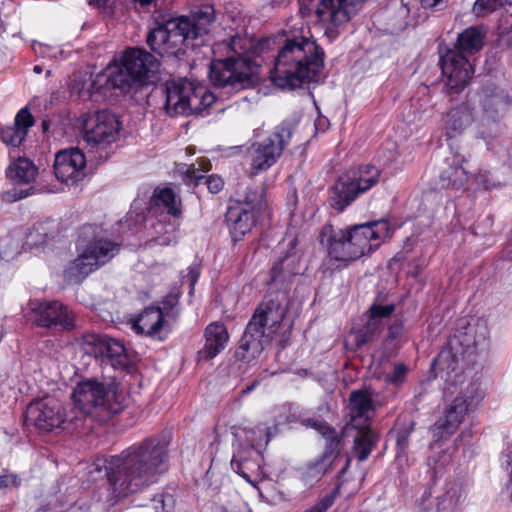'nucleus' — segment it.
Wrapping results in <instances>:
<instances>
[{"label": "nucleus", "instance_id": "nucleus-31", "mask_svg": "<svg viewBox=\"0 0 512 512\" xmlns=\"http://www.w3.org/2000/svg\"><path fill=\"white\" fill-rule=\"evenodd\" d=\"M228 340L229 334L223 324L219 322L209 324L205 329V344L198 352L199 359H213L226 347Z\"/></svg>", "mask_w": 512, "mask_h": 512}, {"label": "nucleus", "instance_id": "nucleus-44", "mask_svg": "<svg viewBox=\"0 0 512 512\" xmlns=\"http://www.w3.org/2000/svg\"><path fill=\"white\" fill-rule=\"evenodd\" d=\"M413 430H414V424L409 423L397 431L396 444H397V448H398V454L406 453L407 446H408V438Z\"/></svg>", "mask_w": 512, "mask_h": 512}, {"label": "nucleus", "instance_id": "nucleus-8", "mask_svg": "<svg viewBox=\"0 0 512 512\" xmlns=\"http://www.w3.org/2000/svg\"><path fill=\"white\" fill-rule=\"evenodd\" d=\"M376 409L377 404L368 391L355 390L350 393V423L358 430L354 438V450L359 461L368 458L377 441L376 433L367 424Z\"/></svg>", "mask_w": 512, "mask_h": 512}, {"label": "nucleus", "instance_id": "nucleus-30", "mask_svg": "<svg viewBox=\"0 0 512 512\" xmlns=\"http://www.w3.org/2000/svg\"><path fill=\"white\" fill-rule=\"evenodd\" d=\"M271 340V337H266L259 331L250 330V326L247 325L236 350L237 359L245 363H250L259 357L265 345Z\"/></svg>", "mask_w": 512, "mask_h": 512}, {"label": "nucleus", "instance_id": "nucleus-10", "mask_svg": "<svg viewBox=\"0 0 512 512\" xmlns=\"http://www.w3.org/2000/svg\"><path fill=\"white\" fill-rule=\"evenodd\" d=\"M118 251V244L105 238H95L70 262L66 273L75 280L84 279L110 261Z\"/></svg>", "mask_w": 512, "mask_h": 512}, {"label": "nucleus", "instance_id": "nucleus-45", "mask_svg": "<svg viewBox=\"0 0 512 512\" xmlns=\"http://www.w3.org/2000/svg\"><path fill=\"white\" fill-rule=\"evenodd\" d=\"M455 362L454 356L451 353V350L446 348L443 349L437 356V358L433 361V364L438 366L439 369L442 370H454L452 364Z\"/></svg>", "mask_w": 512, "mask_h": 512}, {"label": "nucleus", "instance_id": "nucleus-37", "mask_svg": "<svg viewBox=\"0 0 512 512\" xmlns=\"http://www.w3.org/2000/svg\"><path fill=\"white\" fill-rule=\"evenodd\" d=\"M7 174L16 183L28 184L36 179L38 169L31 160L20 157L9 166Z\"/></svg>", "mask_w": 512, "mask_h": 512}, {"label": "nucleus", "instance_id": "nucleus-15", "mask_svg": "<svg viewBox=\"0 0 512 512\" xmlns=\"http://www.w3.org/2000/svg\"><path fill=\"white\" fill-rule=\"evenodd\" d=\"M232 434L237 442V451L232 458V465L236 468L237 472L243 477H246L245 469H249L251 454L254 453L255 447L261 443L267 444L270 440L269 428L264 424L256 426L245 425L240 423L231 428Z\"/></svg>", "mask_w": 512, "mask_h": 512}, {"label": "nucleus", "instance_id": "nucleus-32", "mask_svg": "<svg viewBox=\"0 0 512 512\" xmlns=\"http://www.w3.org/2000/svg\"><path fill=\"white\" fill-rule=\"evenodd\" d=\"M102 75L105 85L113 89L128 91L132 87L141 86L140 82L127 69L121 57L111 62Z\"/></svg>", "mask_w": 512, "mask_h": 512}, {"label": "nucleus", "instance_id": "nucleus-28", "mask_svg": "<svg viewBox=\"0 0 512 512\" xmlns=\"http://www.w3.org/2000/svg\"><path fill=\"white\" fill-rule=\"evenodd\" d=\"M451 157L446 158V167L440 173V182L444 188H461L468 179V171L463 166L467 156L462 149H450Z\"/></svg>", "mask_w": 512, "mask_h": 512}, {"label": "nucleus", "instance_id": "nucleus-5", "mask_svg": "<svg viewBox=\"0 0 512 512\" xmlns=\"http://www.w3.org/2000/svg\"><path fill=\"white\" fill-rule=\"evenodd\" d=\"M484 32L479 27H469L458 35L455 50H448L441 56L442 74L446 77L449 90L458 92L468 85L473 68L466 58L482 49Z\"/></svg>", "mask_w": 512, "mask_h": 512}, {"label": "nucleus", "instance_id": "nucleus-53", "mask_svg": "<svg viewBox=\"0 0 512 512\" xmlns=\"http://www.w3.org/2000/svg\"><path fill=\"white\" fill-rule=\"evenodd\" d=\"M405 375V367L398 365L394 368L393 372L387 376V380L392 383L401 382Z\"/></svg>", "mask_w": 512, "mask_h": 512}, {"label": "nucleus", "instance_id": "nucleus-36", "mask_svg": "<svg viewBox=\"0 0 512 512\" xmlns=\"http://www.w3.org/2000/svg\"><path fill=\"white\" fill-rule=\"evenodd\" d=\"M465 486L461 480L448 481L441 495L437 497V509L442 511H453L465 499Z\"/></svg>", "mask_w": 512, "mask_h": 512}, {"label": "nucleus", "instance_id": "nucleus-64", "mask_svg": "<svg viewBox=\"0 0 512 512\" xmlns=\"http://www.w3.org/2000/svg\"><path fill=\"white\" fill-rule=\"evenodd\" d=\"M508 6H509V9H508V12L510 13V15L512 16V0H508Z\"/></svg>", "mask_w": 512, "mask_h": 512}, {"label": "nucleus", "instance_id": "nucleus-21", "mask_svg": "<svg viewBox=\"0 0 512 512\" xmlns=\"http://www.w3.org/2000/svg\"><path fill=\"white\" fill-rule=\"evenodd\" d=\"M86 158L78 148L58 152L54 161V173L64 183L76 184L85 177Z\"/></svg>", "mask_w": 512, "mask_h": 512}, {"label": "nucleus", "instance_id": "nucleus-62", "mask_svg": "<svg viewBox=\"0 0 512 512\" xmlns=\"http://www.w3.org/2000/svg\"><path fill=\"white\" fill-rule=\"evenodd\" d=\"M300 12L301 14L306 17L308 14H309V9L308 8H305V7H301L300 8Z\"/></svg>", "mask_w": 512, "mask_h": 512}, {"label": "nucleus", "instance_id": "nucleus-4", "mask_svg": "<svg viewBox=\"0 0 512 512\" xmlns=\"http://www.w3.org/2000/svg\"><path fill=\"white\" fill-rule=\"evenodd\" d=\"M215 21V10L204 5L190 16H181L158 24L147 35L150 48L159 55H175L181 45H189L208 34Z\"/></svg>", "mask_w": 512, "mask_h": 512}, {"label": "nucleus", "instance_id": "nucleus-38", "mask_svg": "<svg viewBox=\"0 0 512 512\" xmlns=\"http://www.w3.org/2000/svg\"><path fill=\"white\" fill-rule=\"evenodd\" d=\"M104 84V76L102 73H98L94 77L90 75L87 79L83 80L82 83L77 82L75 88L78 89V93L81 97L90 98L93 93L99 92Z\"/></svg>", "mask_w": 512, "mask_h": 512}, {"label": "nucleus", "instance_id": "nucleus-29", "mask_svg": "<svg viewBox=\"0 0 512 512\" xmlns=\"http://www.w3.org/2000/svg\"><path fill=\"white\" fill-rule=\"evenodd\" d=\"M164 314L159 307H149L132 321V329L139 335L162 339Z\"/></svg>", "mask_w": 512, "mask_h": 512}, {"label": "nucleus", "instance_id": "nucleus-2", "mask_svg": "<svg viewBox=\"0 0 512 512\" xmlns=\"http://www.w3.org/2000/svg\"><path fill=\"white\" fill-rule=\"evenodd\" d=\"M324 66V51L312 38H287L279 49L271 71L273 82L281 88H299L316 81Z\"/></svg>", "mask_w": 512, "mask_h": 512}, {"label": "nucleus", "instance_id": "nucleus-48", "mask_svg": "<svg viewBox=\"0 0 512 512\" xmlns=\"http://www.w3.org/2000/svg\"><path fill=\"white\" fill-rule=\"evenodd\" d=\"M152 502L154 503V509L156 512H164L166 511L167 502L172 503L173 499L172 496L168 494H159L152 499Z\"/></svg>", "mask_w": 512, "mask_h": 512}, {"label": "nucleus", "instance_id": "nucleus-55", "mask_svg": "<svg viewBox=\"0 0 512 512\" xmlns=\"http://www.w3.org/2000/svg\"><path fill=\"white\" fill-rule=\"evenodd\" d=\"M17 486L18 479L14 475H4L0 476V487H8V486Z\"/></svg>", "mask_w": 512, "mask_h": 512}, {"label": "nucleus", "instance_id": "nucleus-61", "mask_svg": "<svg viewBox=\"0 0 512 512\" xmlns=\"http://www.w3.org/2000/svg\"><path fill=\"white\" fill-rule=\"evenodd\" d=\"M349 464H350V458H347V459H346V462H345V465H344V466H343V468L341 469V473H342V474H344V473L346 472V470H347V468H348Z\"/></svg>", "mask_w": 512, "mask_h": 512}, {"label": "nucleus", "instance_id": "nucleus-22", "mask_svg": "<svg viewBox=\"0 0 512 512\" xmlns=\"http://www.w3.org/2000/svg\"><path fill=\"white\" fill-rule=\"evenodd\" d=\"M352 7L348 0H321L315 9L317 20L325 27L328 37H335V28L350 20Z\"/></svg>", "mask_w": 512, "mask_h": 512}, {"label": "nucleus", "instance_id": "nucleus-60", "mask_svg": "<svg viewBox=\"0 0 512 512\" xmlns=\"http://www.w3.org/2000/svg\"><path fill=\"white\" fill-rule=\"evenodd\" d=\"M37 234L38 233L36 231H31L28 235V239L31 240L34 244H38V241L35 240ZM42 243H45V239H43L42 241H39V244H42Z\"/></svg>", "mask_w": 512, "mask_h": 512}, {"label": "nucleus", "instance_id": "nucleus-46", "mask_svg": "<svg viewBox=\"0 0 512 512\" xmlns=\"http://www.w3.org/2000/svg\"><path fill=\"white\" fill-rule=\"evenodd\" d=\"M88 4L105 15H112L115 0H89Z\"/></svg>", "mask_w": 512, "mask_h": 512}, {"label": "nucleus", "instance_id": "nucleus-3", "mask_svg": "<svg viewBox=\"0 0 512 512\" xmlns=\"http://www.w3.org/2000/svg\"><path fill=\"white\" fill-rule=\"evenodd\" d=\"M389 230V223L383 219L337 230L332 225H325L320 243L326 247L331 259L347 264L376 249L389 236Z\"/></svg>", "mask_w": 512, "mask_h": 512}, {"label": "nucleus", "instance_id": "nucleus-6", "mask_svg": "<svg viewBox=\"0 0 512 512\" xmlns=\"http://www.w3.org/2000/svg\"><path fill=\"white\" fill-rule=\"evenodd\" d=\"M72 397L75 416H78V420L89 418L102 422L122 409L115 387L95 379H87L78 383L73 390Z\"/></svg>", "mask_w": 512, "mask_h": 512}, {"label": "nucleus", "instance_id": "nucleus-47", "mask_svg": "<svg viewBox=\"0 0 512 512\" xmlns=\"http://www.w3.org/2000/svg\"><path fill=\"white\" fill-rule=\"evenodd\" d=\"M475 181L483 189H490L497 186V183L492 179V175L489 171H479L475 175Z\"/></svg>", "mask_w": 512, "mask_h": 512}, {"label": "nucleus", "instance_id": "nucleus-24", "mask_svg": "<svg viewBox=\"0 0 512 512\" xmlns=\"http://www.w3.org/2000/svg\"><path fill=\"white\" fill-rule=\"evenodd\" d=\"M120 57L141 85L145 84L159 68V62L155 56L143 49L128 48Z\"/></svg>", "mask_w": 512, "mask_h": 512}, {"label": "nucleus", "instance_id": "nucleus-23", "mask_svg": "<svg viewBox=\"0 0 512 512\" xmlns=\"http://www.w3.org/2000/svg\"><path fill=\"white\" fill-rule=\"evenodd\" d=\"M31 310L37 315L35 322L38 326L52 328L60 326L64 330L75 327L74 316L61 303H33Z\"/></svg>", "mask_w": 512, "mask_h": 512}, {"label": "nucleus", "instance_id": "nucleus-12", "mask_svg": "<svg viewBox=\"0 0 512 512\" xmlns=\"http://www.w3.org/2000/svg\"><path fill=\"white\" fill-rule=\"evenodd\" d=\"M82 139L90 147H106L115 142L120 126L117 117L106 110L86 113L78 119Z\"/></svg>", "mask_w": 512, "mask_h": 512}, {"label": "nucleus", "instance_id": "nucleus-18", "mask_svg": "<svg viewBox=\"0 0 512 512\" xmlns=\"http://www.w3.org/2000/svg\"><path fill=\"white\" fill-rule=\"evenodd\" d=\"M194 95V83L187 79L173 80L165 85L164 108L170 116L192 114L198 103Z\"/></svg>", "mask_w": 512, "mask_h": 512}, {"label": "nucleus", "instance_id": "nucleus-25", "mask_svg": "<svg viewBox=\"0 0 512 512\" xmlns=\"http://www.w3.org/2000/svg\"><path fill=\"white\" fill-rule=\"evenodd\" d=\"M472 122V111L465 105L453 108L443 115L442 125L449 149H461L459 146V137Z\"/></svg>", "mask_w": 512, "mask_h": 512}, {"label": "nucleus", "instance_id": "nucleus-41", "mask_svg": "<svg viewBox=\"0 0 512 512\" xmlns=\"http://www.w3.org/2000/svg\"><path fill=\"white\" fill-rule=\"evenodd\" d=\"M155 232L159 234L156 241L159 245H170L176 242L177 234L176 229L173 225L166 226L165 224L158 222L154 225Z\"/></svg>", "mask_w": 512, "mask_h": 512}, {"label": "nucleus", "instance_id": "nucleus-56", "mask_svg": "<svg viewBox=\"0 0 512 512\" xmlns=\"http://www.w3.org/2000/svg\"><path fill=\"white\" fill-rule=\"evenodd\" d=\"M187 277L189 278L190 286L193 287L199 277L198 269L196 267H191Z\"/></svg>", "mask_w": 512, "mask_h": 512}, {"label": "nucleus", "instance_id": "nucleus-51", "mask_svg": "<svg viewBox=\"0 0 512 512\" xmlns=\"http://www.w3.org/2000/svg\"><path fill=\"white\" fill-rule=\"evenodd\" d=\"M451 457L449 454H447L445 451H442L439 455V457L436 459L434 457H431L429 459V465H433L435 471H437L439 468L446 466L448 463H450Z\"/></svg>", "mask_w": 512, "mask_h": 512}, {"label": "nucleus", "instance_id": "nucleus-34", "mask_svg": "<svg viewBox=\"0 0 512 512\" xmlns=\"http://www.w3.org/2000/svg\"><path fill=\"white\" fill-rule=\"evenodd\" d=\"M32 125V115L27 109H21L15 117L14 125L1 129L0 139L6 145L17 147L23 142Z\"/></svg>", "mask_w": 512, "mask_h": 512}, {"label": "nucleus", "instance_id": "nucleus-33", "mask_svg": "<svg viewBox=\"0 0 512 512\" xmlns=\"http://www.w3.org/2000/svg\"><path fill=\"white\" fill-rule=\"evenodd\" d=\"M226 221L234 241L241 240L256 224V213L245 210L242 206H230Z\"/></svg>", "mask_w": 512, "mask_h": 512}, {"label": "nucleus", "instance_id": "nucleus-57", "mask_svg": "<svg viewBox=\"0 0 512 512\" xmlns=\"http://www.w3.org/2000/svg\"><path fill=\"white\" fill-rule=\"evenodd\" d=\"M30 190H31V188L29 190H20V191H17L16 189H14L13 190L14 200H20V199L27 197L29 195Z\"/></svg>", "mask_w": 512, "mask_h": 512}, {"label": "nucleus", "instance_id": "nucleus-40", "mask_svg": "<svg viewBox=\"0 0 512 512\" xmlns=\"http://www.w3.org/2000/svg\"><path fill=\"white\" fill-rule=\"evenodd\" d=\"M262 201V194L253 188H246V191L233 206H242L245 210L256 213Z\"/></svg>", "mask_w": 512, "mask_h": 512}, {"label": "nucleus", "instance_id": "nucleus-17", "mask_svg": "<svg viewBox=\"0 0 512 512\" xmlns=\"http://www.w3.org/2000/svg\"><path fill=\"white\" fill-rule=\"evenodd\" d=\"M311 426L324 437L327 451L321 459L308 464L302 469L301 481L306 487H312L320 481L328 468L337 461L341 441L337 432L326 423L313 421Z\"/></svg>", "mask_w": 512, "mask_h": 512}, {"label": "nucleus", "instance_id": "nucleus-54", "mask_svg": "<svg viewBox=\"0 0 512 512\" xmlns=\"http://www.w3.org/2000/svg\"><path fill=\"white\" fill-rule=\"evenodd\" d=\"M422 6L429 9H438L446 5L447 0H421Z\"/></svg>", "mask_w": 512, "mask_h": 512}, {"label": "nucleus", "instance_id": "nucleus-19", "mask_svg": "<svg viewBox=\"0 0 512 512\" xmlns=\"http://www.w3.org/2000/svg\"><path fill=\"white\" fill-rule=\"evenodd\" d=\"M82 346L85 353L95 358H106L114 367H124L128 362L125 347L118 340L97 334H87L83 336Z\"/></svg>", "mask_w": 512, "mask_h": 512}, {"label": "nucleus", "instance_id": "nucleus-42", "mask_svg": "<svg viewBox=\"0 0 512 512\" xmlns=\"http://www.w3.org/2000/svg\"><path fill=\"white\" fill-rule=\"evenodd\" d=\"M197 98V104L195 105L196 108H192V114L193 113H200L205 108L209 107L215 100V97L212 93L208 92L204 87L202 86H195L194 85V95Z\"/></svg>", "mask_w": 512, "mask_h": 512}, {"label": "nucleus", "instance_id": "nucleus-50", "mask_svg": "<svg viewBox=\"0 0 512 512\" xmlns=\"http://www.w3.org/2000/svg\"><path fill=\"white\" fill-rule=\"evenodd\" d=\"M333 504V498L325 496L319 500L315 505L305 510L304 512H326L328 508Z\"/></svg>", "mask_w": 512, "mask_h": 512}, {"label": "nucleus", "instance_id": "nucleus-1", "mask_svg": "<svg viewBox=\"0 0 512 512\" xmlns=\"http://www.w3.org/2000/svg\"><path fill=\"white\" fill-rule=\"evenodd\" d=\"M166 457L165 446L156 439H147L112 457L108 480L113 492L127 496L156 482Z\"/></svg>", "mask_w": 512, "mask_h": 512}, {"label": "nucleus", "instance_id": "nucleus-58", "mask_svg": "<svg viewBox=\"0 0 512 512\" xmlns=\"http://www.w3.org/2000/svg\"><path fill=\"white\" fill-rule=\"evenodd\" d=\"M283 261L275 265L272 269V280L275 281L280 272L282 271Z\"/></svg>", "mask_w": 512, "mask_h": 512}, {"label": "nucleus", "instance_id": "nucleus-52", "mask_svg": "<svg viewBox=\"0 0 512 512\" xmlns=\"http://www.w3.org/2000/svg\"><path fill=\"white\" fill-rule=\"evenodd\" d=\"M197 165L198 166L196 167L195 164H192L191 165L192 169H188L187 172L191 173V175H190L191 178L200 180L202 178V176L195 175L194 170L209 171L211 169V164L208 160L201 159L200 161L197 162Z\"/></svg>", "mask_w": 512, "mask_h": 512}, {"label": "nucleus", "instance_id": "nucleus-16", "mask_svg": "<svg viewBox=\"0 0 512 512\" xmlns=\"http://www.w3.org/2000/svg\"><path fill=\"white\" fill-rule=\"evenodd\" d=\"M78 416L69 417L62 404L54 398H43L29 404L25 414L27 425H33L40 431L48 432L61 427L65 422H76Z\"/></svg>", "mask_w": 512, "mask_h": 512}, {"label": "nucleus", "instance_id": "nucleus-9", "mask_svg": "<svg viewBox=\"0 0 512 512\" xmlns=\"http://www.w3.org/2000/svg\"><path fill=\"white\" fill-rule=\"evenodd\" d=\"M257 66L246 57L215 60L210 65L209 78L214 86L243 89L250 86Z\"/></svg>", "mask_w": 512, "mask_h": 512}, {"label": "nucleus", "instance_id": "nucleus-11", "mask_svg": "<svg viewBox=\"0 0 512 512\" xmlns=\"http://www.w3.org/2000/svg\"><path fill=\"white\" fill-rule=\"evenodd\" d=\"M381 176V171L372 165L360 167L352 178L339 180L333 187L329 198L330 206L342 212L361 193L366 192L376 185Z\"/></svg>", "mask_w": 512, "mask_h": 512}, {"label": "nucleus", "instance_id": "nucleus-43", "mask_svg": "<svg viewBox=\"0 0 512 512\" xmlns=\"http://www.w3.org/2000/svg\"><path fill=\"white\" fill-rule=\"evenodd\" d=\"M251 47V39L247 37H241L239 35L232 37L228 43V48L237 54L238 57H244V55L249 52Z\"/></svg>", "mask_w": 512, "mask_h": 512}, {"label": "nucleus", "instance_id": "nucleus-39", "mask_svg": "<svg viewBox=\"0 0 512 512\" xmlns=\"http://www.w3.org/2000/svg\"><path fill=\"white\" fill-rule=\"evenodd\" d=\"M506 3H508V0H476L472 6L471 13L478 18H482L495 12Z\"/></svg>", "mask_w": 512, "mask_h": 512}, {"label": "nucleus", "instance_id": "nucleus-35", "mask_svg": "<svg viewBox=\"0 0 512 512\" xmlns=\"http://www.w3.org/2000/svg\"><path fill=\"white\" fill-rule=\"evenodd\" d=\"M156 208L177 218L181 215V200L171 188H156L150 199V209Z\"/></svg>", "mask_w": 512, "mask_h": 512}, {"label": "nucleus", "instance_id": "nucleus-14", "mask_svg": "<svg viewBox=\"0 0 512 512\" xmlns=\"http://www.w3.org/2000/svg\"><path fill=\"white\" fill-rule=\"evenodd\" d=\"M478 391L477 383L472 381L463 383L459 394L453 399L444 417L432 427L433 437L436 441L446 440L456 431L478 396Z\"/></svg>", "mask_w": 512, "mask_h": 512}, {"label": "nucleus", "instance_id": "nucleus-7", "mask_svg": "<svg viewBox=\"0 0 512 512\" xmlns=\"http://www.w3.org/2000/svg\"><path fill=\"white\" fill-rule=\"evenodd\" d=\"M511 99L507 89L497 83H487L479 93L482 114L474 123L473 135L487 145L500 134V122Z\"/></svg>", "mask_w": 512, "mask_h": 512}, {"label": "nucleus", "instance_id": "nucleus-26", "mask_svg": "<svg viewBox=\"0 0 512 512\" xmlns=\"http://www.w3.org/2000/svg\"><path fill=\"white\" fill-rule=\"evenodd\" d=\"M489 335L487 322L483 319L461 320L457 334L450 341L449 345L453 349L459 344L465 349L477 348L486 343Z\"/></svg>", "mask_w": 512, "mask_h": 512}, {"label": "nucleus", "instance_id": "nucleus-49", "mask_svg": "<svg viewBox=\"0 0 512 512\" xmlns=\"http://www.w3.org/2000/svg\"><path fill=\"white\" fill-rule=\"evenodd\" d=\"M205 183L207 185L208 190L214 194L218 193L224 186V181L218 175H210L205 180Z\"/></svg>", "mask_w": 512, "mask_h": 512}, {"label": "nucleus", "instance_id": "nucleus-27", "mask_svg": "<svg viewBox=\"0 0 512 512\" xmlns=\"http://www.w3.org/2000/svg\"><path fill=\"white\" fill-rule=\"evenodd\" d=\"M393 304H373L366 313L367 321L357 336V346L373 341L383 330L385 319L394 312Z\"/></svg>", "mask_w": 512, "mask_h": 512}, {"label": "nucleus", "instance_id": "nucleus-13", "mask_svg": "<svg viewBox=\"0 0 512 512\" xmlns=\"http://www.w3.org/2000/svg\"><path fill=\"white\" fill-rule=\"evenodd\" d=\"M291 136V126L283 123L277 127L273 134L262 141L253 144L249 150L250 175H257L273 166L281 156L283 149L289 142Z\"/></svg>", "mask_w": 512, "mask_h": 512}, {"label": "nucleus", "instance_id": "nucleus-20", "mask_svg": "<svg viewBox=\"0 0 512 512\" xmlns=\"http://www.w3.org/2000/svg\"><path fill=\"white\" fill-rule=\"evenodd\" d=\"M285 310L278 299H266L256 308L252 318L247 324L250 330H256L271 337L278 331L284 318Z\"/></svg>", "mask_w": 512, "mask_h": 512}, {"label": "nucleus", "instance_id": "nucleus-59", "mask_svg": "<svg viewBox=\"0 0 512 512\" xmlns=\"http://www.w3.org/2000/svg\"><path fill=\"white\" fill-rule=\"evenodd\" d=\"M39 46V49L40 50H43L41 51L45 56H48V57H55L56 56V52L54 51V49L52 48H48V47H43L41 44L38 45Z\"/></svg>", "mask_w": 512, "mask_h": 512}, {"label": "nucleus", "instance_id": "nucleus-63", "mask_svg": "<svg viewBox=\"0 0 512 512\" xmlns=\"http://www.w3.org/2000/svg\"><path fill=\"white\" fill-rule=\"evenodd\" d=\"M48 128H49V123H48V121L44 120V121L42 122V129H43V131H44V132H45V131H47V130H48Z\"/></svg>", "mask_w": 512, "mask_h": 512}]
</instances>
